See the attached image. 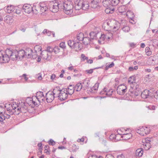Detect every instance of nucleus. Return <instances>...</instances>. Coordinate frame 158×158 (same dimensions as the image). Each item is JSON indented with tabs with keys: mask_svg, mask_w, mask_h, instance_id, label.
Wrapping results in <instances>:
<instances>
[{
	"mask_svg": "<svg viewBox=\"0 0 158 158\" xmlns=\"http://www.w3.org/2000/svg\"><path fill=\"white\" fill-rule=\"evenodd\" d=\"M50 4L49 7L50 10L53 13L57 12L59 7H62L61 4L60 3H56L55 4L52 2H50Z\"/></svg>",
	"mask_w": 158,
	"mask_h": 158,
	"instance_id": "nucleus-10",
	"label": "nucleus"
},
{
	"mask_svg": "<svg viewBox=\"0 0 158 158\" xmlns=\"http://www.w3.org/2000/svg\"><path fill=\"white\" fill-rule=\"evenodd\" d=\"M83 88L81 83H77L74 86V88L77 91H80Z\"/></svg>",
	"mask_w": 158,
	"mask_h": 158,
	"instance_id": "nucleus-27",
	"label": "nucleus"
},
{
	"mask_svg": "<svg viewBox=\"0 0 158 158\" xmlns=\"http://www.w3.org/2000/svg\"><path fill=\"white\" fill-rule=\"evenodd\" d=\"M44 97L43 92L39 91L36 93V98H38L40 97Z\"/></svg>",
	"mask_w": 158,
	"mask_h": 158,
	"instance_id": "nucleus-38",
	"label": "nucleus"
},
{
	"mask_svg": "<svg viewBox=\"0 0 158 158\" xmlns=\"http://www.w3.org/2000/svg\"><path fill=\"white\" fill-rule=\"evenodd\" d=\"M98 84H96L94 86L89 89L90 92L92 94H95L96 93V91L97 90L98 87Z\"/></svg>",
	"mask_w": 158,
	"mask_h": 158,
	"instance_id": "nucleus-20",
	"label": "nucleus"
},
{
	"mask_svg": "<svg viewBox=\"0 0 158 158\" xmlns=\"http://www.w3.org/2000/svg\"><path fill=\"white\" fill-rule=\"evenodd\" d=\"M138 69V66H135L134 67L131 66L129 67L128 70L129 72L133 71L134 70H136Z\"/></svg>",
	"mask_w": 158,
	"mask_h": 158,
	"instance_id": "nucleus-39",
	"label": "nucleus"
},
{
	"mask_svg": "<svg viewBox=\"0 0 158 158\" xmlns=\"http://www.w3.org/2000/svg\"><path fill=\"white\" fill-rule=\"evenodd\" d=\"M27 75L26 74H24L22 75V76H20V77H21L22 78V77L24 78V79H25V81H27L28 79V78L27 77Z\"/></svg>",
	"mask_w": 158,
	"mask_h": 158,
	"instance_id": "nucleus-51",
	"label": "nucleus"
},
{
	"mask_svg": "<svg viewBox=\"0 0 158 158\" xmlns=\"http://www.w3.org/2000/svg\"><path fill=\"white\" fill-rule=\"evenodd\" d=\"M122 30L125 32H128L130 30V28L127 26H126L123 27Z\"/></svg>",
	"mask_w": 158,
	"mask_h": 158,
	"instance_id": "nucleus-46",
	"label": "nucleus"
},
{
	"mask_svg": "<svg viewBox=\"0 0 158 158\" xmlns=\"http://www.w3.org/2000/svg\"><path fill=\"white\" fill-rule=\"evenodd\" d=\"M64 91L67 92L68 94L71 96L74 93L75 90L74 85H69L68 88H64Z\"/></svg>",
	"mask_w": 158,
	"mask_h": 158,
	"instance_id": "nucleus-12",
	"label": "nucleus"
},
{
	"mask_svg": "<svg viewBox=\"0 0 158 158\" xmlns=\"http://www.w3.org/2000/svg\"><path fill=\"white\" fill-rule=\"evenodd\" d=\"M132 134L131 133H127L123 134V136L122 137V138H124V139L127 140L129 139L132 137Z\"/></svg>",
	"mask_w": 158,
	"mask_h": 158,
	"instance_id": "nucleus-31",
	"label": "nucleus"
},
{
	"mask_svg": "<svg viewBox=\"0 0 158 158\" xmlns=\"http://www.w3.org/2000/svg\"><path fill=\"white\" fill-rule=\"evenodd\" d=\"M89 82L90 80L89 79H85L83 81V83L84 84H85V83H86V85H85V87L86 88H88L89 85Z\"/></svg>",
	"mask_w": 158,
	"mask_h": 158,
	"instance_id": "nucleus-36",
	"label": "nucleus"
},
{
	"mask_svg": "<svg viewBox=\"0 0 158 158\" xmlns=\"http://www.w3.org/2000/svg\"><path fill=\"white\" fill-rule=\"evenodd\" d=\"M145 52L147 56H150L152 54V52L150 50V48L149 47H147L145 49Z\"/></svg>",
	"mask_w": 158,
	"mask_h": 158,
	"instance_id": "nucleus-37",
	"label": "nucleus"
},
{
	"mask_svg": "<svg viewBox=\"0 0 158 158\" xmlns=\"http://www.w3.org/2000/svg\"><path fill=\"white\" fill-rule=\"evenodd\" d=\"M141 91L136 89L135 91H133L132 92H131V96L133 97H135L141 94Z\"/></svg>",
	"mask_w": 158,
	"mask_h": 158,
	"instance_id": "nucleus-23",
	"label": "nucleus"
},
{
	"mask_svg": "<svg viewBox=\"0 0 158 158\" xmlns=\"http://www.w3.org/2000/svg\"><path fill=\"white\" fill-rule=\"evenodd\" d=\"M30 51V52H32V50L30 48L26 49L25 50L22 49L17 51V55H18L19 60L21 58H23L24 57L26 56L28 58H30L31 57L30 54L28 53V52Z\"/></svg>",
	"mask_w": 158,
	"mask_h": 158,
	"instance_id": "nucleus-3",
	"label": "nucleus"
},
{
	"mask_svg": "<svg viewBox=\"0 0 158 158\" xmlns=\"http://www.w3.org/2000/svg\"><path fill=\"white\" fill-rule=\"evenodd\" d=\"M81 56L82 58L84 60H88V57H87L85 56V55L84 54H82Z\"/></svg>",
	"mask_w": 158,
	"mask_h": 158,
	"instance_id": "nucleus-57",
	"label": "nucleus"
},
{
	"mask_svg": "<svg viewBox=\"0 0 158 158\" xmlns=\"http://www.w3.org/2000/svg\"><path fill=\"white\" fill-rule=\"evenodd\" d=\"M45 97H41L36 98L37 100L40 103V102H43V101H45Z\"/></svg>",
	"mask_w": 158,
	"mask_h": 158,
	"instance_id": "nucleus-47",
	"label": "nucleus"
},
{
	"mask_svg": "<svg viewBox=\"0 0 158 158\" xmlns=\"http://www.w3.org/2000/svg\"><path fill=\"white\" fill-rule=\"evenodd\" d=\"M154 97L156 99L158 98V90L156 91L154 94Z\"/></svg>",
	"mask_w": 158,
	"mask_h": 158,
	"instance_id": "nucleus-55",
	"label": "nucleus"
},
{
	"mask_svg": "<svg viewBox=\"0 0 158 158\" xmlns=\"http://www.w3.org/2000/svg\"><path fill=\"white\" fill-rule=\"evenodd\" d=\"M22 10L25 12L29 14L31 12L32 8L29 4H25L22 6Z\"/></svg>",
	"mask_w": 158,
	"mask_h": 158,
	"instance_id": "nucleus-13",
	"label": "nucleus"
},
{
	"mask_svg": "<svg viewBox=\"0 0 158 158\" xmlns=\"http://www.w3.org/2000/svg\"><path fill=\"white\" fill-rule=\"evenodd\" d=\"M61 8L63 9L66 14L69 15H71L73 11V5L71 2L68 1H65L63 4H61Z\"/></svg>",
	"mask_w": 158,
	"mask_h": 158,
	"instance_id": "nucleus-2",
	"label": "nucleus"
},
{
	"mask_svg": "<svg viewBox=\"0 0 158 158\" xmlns=\"http://www.w3.org/2000/svg\"><path fill=\"white\" fill-rule=\"evenodd\" d=\"M48 9V8L47 6H45L44 7H43L40 8V10L42 13H44Z\"/></svg>",
	"mask_w": 158,
	"mask_h": 158,
	"instance_id": "nucleus-49",
	"label": "nucleus"
},
{
	"mask_svg": "<svg viewBox=\"0 0 158 158\" xmlns=\"http://www.w3.org/2000/svg\"><path fill=\"white\" fill-rule=\"evenodd\" d=\"M79 148L78 146H77L75 144H73L72 145V151L69 150L70 152H76L77 150Z\"/></svg>",
	"mask_w": 158,
	"mask_h": 158,
	"instance_id": "nucleus-34",
	"label": "nucleus"
},
{
	"mask_svg": "<svg viewBox=\"0 0 158 158\" xmlns=\"http://www.w3.org/2000/svg\"><path fill=\"white\" fill-rule=\"evenodd\" d=\"M105 10V12L107 14H112L114 12V9L112 7H107Z\"/></svg>",
	"mask_w": 158,
	"mask_h": 158,
	"instance_id": "nucleus-25",
	"label": "nucleus"
},
{
	"mask_svg": "<svg viewBox=\"0 0 158 158\" xmlns=\"http://www.w3.org/2000/svg\"><path fill=\"white\" fill-rule=\"evenodd\" d=\"M120 0H112L111 3L112 6H115L118 4L120 2Z\"/></svg>",
	"mask_w": 158,
	"mask_h": 158,
	"instance_id": "nucleus-41",
	"label": "nucleus"
},
{
	"mask_svg": "<svg viewBox=\"0 0 158 158\" xmlns=\"http://www.w3.org/2000/svg\"><path fill=\"white\" fill-rule=\"evenodd\" d=\"M59 47H60V48H61L63 49H64L65 48V43L62 42L60 44Z\"/></svg>",
	"mask_w": 158,
	"mask_h": 158,
	"instance_id": "nucleus-50",
	"label": "nucleus"
},
{
	"mask_svg": "<svg viewBox=\"0 0 158 158\" xmlns=\"http://www.w3.org/2000/svg\"><path fill=\"white\" fill-rule=\"evenodd\" d=\"M43 33L44 34L46 33L47 35L50 36L51 35L52 31H50L46 29H45L43 31Z\"/></svg>",
	"mask_w": 158,
	"mask_h": 158,
	"instance_id": "nucleus-44",
	"label": "nucleus"
},
{
	"mask_svg": "<svg viewBox=\"0 0 158 158\" xmlns=\"http://www.w3.org/2000/svg\"><path fill=\"white\" fill-rule=\"evenodd\" d=\"M127 8L126 6L123 5L118 8V12L122 15L129 16L130 15H132V17H134L133 13L130 10H128L127 12Z\"/></svg>",
	"mask_w": 158,
	"mask_h": 158,
	"instance_id": "nucleus-4",
	"label": "nucleus"
},
{
	"mask_svg": "<svg viewBox=\"0 0 158 158\" xmlns=\"http://www.w3.org/2000/svg\"><path fill=\"white\" fill-rule=\"evenodd\" d=\"M101 0H93L90 3V6L93 8H97L99 7V4Z\"/></svg>",
	"mask_w": 158,
	"mask_h": 158,
	"instance_id": "nucleus-14",
	"label": "nucleus"
},
{
	"mask_svg": "<svg viewBox=\"0 0 158 158\" xmlns=\"http://www.w3.org/2000/svg\"><path fill=\"white\" fill-rule=\"evenodd\" d=\"M7 12L8 13H11L14 10V7L13 6H8L6 8Z\"/></svg>",
	"mask_w": 158,
	"mask_h": 158,
	"instance_id": "nucleus-32",
	"label": "nucleus"
},
{
	"mask_svg": "<svg viewBox=\"0 0 158 158\" xmlns=\"http://www.w3.org/2000/svg\"><path fill=\"white\" fill-rule=\"evenodd\" d=\"M56 77V75L54 74H52L51 76V79L52 80H54Z\"/></svg>",
	"mask_w": 158,
	"mask_h": 158,
	"instance_id": "nucleus-64",
	"label": "nucleus"
},
{
	"mask_svg": "<svg viewBox=\"0 0 158 158\" xmlns=\"http://www.w3.org/2000/svg\"><path fill=\"white\" fill-rule=\"evenodd\" d=\"M60 47L56 46L54 48V52L55 54H57L60 52Z\"/></svg>",
	"mask_w": 158,
	"mask_h": 158,
	"instance_id": "nucleus-43",
	"label": "nucleus"
},
{
	"mask_svg": "<svg viewBox=\"0 0 158 158\" xmlns=\"http://www.w3.org/2000/svg\"><path fill=\"white\" fill-rule=\"evenodd\" d=\"M84 34L81 32L80 33L77 34V39L78 41H82L83 40V38L84 37Z\"/></svg>",
	"mask_w": 158,
	"mask_h": 158,
	"instance_id": "nucleus-29",
	"label": "nucleus"
},
{
	"mask_svg": "<svg viewBox=\"0 0 158 158\" xmlns=\"http://www.w3.org/2000/svg\"><path fill=\"white\" fill-rule=\"evenodd\" d=\"M6 53H8L10 59L13 60H17L19 59L18 55L17 54V50L12 51L10 49H7L6 50Z\"/></svg>",
	"mask_w": 158,
	"mask_h": 158,
	"instance_id": "nucleus-5",
	"label": "nucleus"
},
{
	"mask_svg": "<svg viewBox=\"0 0 158 158\" xmlns=\"http://www.w3.org/2000/svg\"><path fill=\"white\" fill-rule=\"evenodd\" d=\"M106 88H104L103 89L102 91H101L100 92L99 94H105V93L106 91Z\"/></svg>",
	"mask_w": 158,
	"mask_h": 158,
	"instance_id": "nucleus-58",
	"label": "nucleus"
},
{
	"mask_svg": "<svg viewBox=\"0 0 158 158\" xmlns=\"http://www.w3.org/2000/svg\"><path fill=\"white\" fill-rule=\"evenodd\" d=\"M4 107L6 109L7 111H9V114H12L14 113L13 111V107H12V105L10 103L5 104Z\"/></svg>",
	"mask_w": 158,
	"mask_h": 158,
	"instance_id": "nucleus-17",
	"label": "nucleus"
},
{
	"mask_svg": "<svg viewBox=\"0 0 158 158\" xmlns=\"http://www.w3.org/2000/svg\"><path fill=\"white\" fill-rule=\"evenodd\" d=\"M113 91L112 89L109 90V92L106 93V95L111 96L112 95Z\"/></svg>",
	"mask_w": 158,
	"mask_h": 158,
	"instance_id": "nucleus-54",
	"label": "nucleus"
},
{
	"mask_svg": "<svg viewBox=\"0 0 158 158\" xmlns=\"http://www.w3.org/2000/svg\"><path fill=\"white\" fill-rule=\"evenodd\" d=\"M42 57L43 59L47 60H49L50 58H49L50 55L48 54L46 50H44L40 52Z\"/></svg>",
	"mask_w": 158,
	"mask_h": 158,
	"instance_id": "nucleus-19",
	"label": "nucleus"
},
{
	"mask_svg": "<svg viewBox=\"0 0 158 158\" xmlns=\"http://www.w3.org/2000/svg\"><path fill=\"white\" fill-rule=\"evenodd\" d=\"M82 41L83 44L85 45H87L89 44L90 42L92 41L90 38L87 37H84Z\"/></svg>",
	"mask_w": 158,
	"mask_h": 158,
	"instance_id": "nucleus-24",
	"label": "nucleus"
},
{
	"mask_svg": "<svg viewBox=\"0 0 158 158\" xmlns=\"http://www.w3.org/2000/svg\"><path fill=\"white\" fill-rule=\"evenodd\" d=\"M128 82L130 84L136 83V78L135 75L131 76L128 79Z\"/></svg>",
	"mask_w": 158,
	"mask_h": 158,
	"instance_id": "nucleus-26",
	"label": "nucleus"
},
{
	"mask_svg": "<svg viewBox=\"0 0 158 158\" xmlns=\"http://www.w3.org/2000/svg\"><path fill=\"white\" fill-rule=\"evenodd\" d=\"M53 90H55L56 93L55 94H54V96L55 98L56 97H59V94L60 93V90L59 89V88L56 87V88L54 89Z\"/></svg>",
	"mask_w": 158,
	"mask_h": 158,
	"instance_id": "nucleus-35",
	"label": "nucleus"
},
{
	"mask_svg": "<svg viewBox=\"0 0 158 158\" xmlns=\"http://www.w3.org/2000/svg\"><path fill=\"white\" fill-rule=\"evenodd\" d=\"M73 44L74 45L73 48L75 49L76 51L81 50L82 48V44L79 41L75 42Z\"/></svg>",
	"mask_w": 158,
	"mask_h": 158,
	"instance_id": "nucleus-15",
	"label": "nucleus"
},
{
	"mask_svg": "<svg viewBox=\"0 0 158 158\" xmlns=\"http://www.w3.org/2000/svg\"><path fill=\"white\" fill-rule=\"evenodd\" d=\"M117 136V135H110L109 137L110 139H116V138Z\"/></svg>",
	"mask_w": 158,
	"mask_h": 158,
	"instance_id": "nucleus-61",
	"label": "nucleus"
},
{
	"mask_svg": "<svg viewBox=\"0 0 158 158\" xmlns=\"http://www.w3.org/2000/svg\"><path fill=\"white\" fill-rule=\"evenodd\" d=\"M105 35L104 34H102L101 36L100 37V39L102 40L103 41H104L105 40Z\"/></svg>",
	"mask_w": 158,
	"mask_h": 158,
	"instance_id": "nucleus-59",
	"label": "nucleus"
},
{
	"mask_svg": "<svg viewBox=\"0 0 158 158\" xmlns=\"http://www.w3.org/2000/svg\"><path fill=\"white\" fill-rule=\"evenodd\" d=\"M10 117V116L9 114L5 113V112L3 113L1 112L0 113V119L1 122H3V120H5L6 119H9Z\"/></svg>",
	"mask_w": 158,
	"mask_h": 158,
	"instance_id": "nucleus-16",
	"label": "nucleus"
},
{
	"mask_svg": "<svg viewBox=\"0 0 158 158\" xmlns=\"http://www.w3.org/2000/svg\"><path fill=\"white\" fill-rule=\"evenodd\" d=\"M50 149H45L44 150V152L48 154H50Z\"/></svg>",
	"mask_w": 158,
	"mask_h": 158,
	"instance_id": "nucleus-62",
	"label": "nucleus"
},
{
	"mask_svg": "<svg viewBox=\"0 0 158 158\" xmlns=\"http://www.w3.org/2000/svg\"><path fill=\"white\" fill-rule=\"evenodd\" d=\"M48 142L49 144L52 146L56 144L55 142L51 139H50Z\"/></svg>",
	"mask_w": 158,
	"mask_h": 158,
	"instance_id": "nucleus-48",
	"label": "nucleus"
},
{
	"mask_svg": "<svg viewBox=\"0 0 158 158\" xmlns=\"http://www.w3.org/2000/svg\"><path fill=\"white\" fill-rule=\"evenodd\" d=\"M149 91L147 89H145L142 92H141V97L144 99H146L149 97Z\"/></svg>",
	"mask_w": 158,
	"mask_h": 158,
	"instance_id": "nucleus-18",
	"label": "nucleus"
},
{
	"mask_svg": "<svg viewBox=\"0 0 158 158\" xmlns=\"http://www.w3.org/2000/svg\"><path fill=\"white\" fill-rule=\"evenodd\" d=\"M10 59V56L7 53L3 54L0 52V62L1 63H4L8 62Z\"/></svg>",
	"mask_w": 158,
	"mask_h": 158,
	"instance_id": "nucleus-8",
	"label": "nucleus"
},
{
	"mask_svg": "<svg viewBox=\"0 0 158 158\" xmlns=\"http://www.w3.org/2000/svg\"><path fill=\"white\" fill-rule=\"evenodd\" d=\"M143 130H144V127H139V128L136 130L137 133L140 134L141 135L144 136L145 133L144 132H142L143 131Z\"/></svg>",
	"mask_w": 158,
	"mask_h": 158,
	"instance_id": "nucleus-30",
	"label": "nucleus"
},
{
	"mask_svg": "<svg viewBox=\"0 0 158 158\" xmlns=\"http://www.w3.org/2000/svg\"><path fill=\"white\" fill-rule=\"evenodd\" d=\"M39 6L40 8L43 7H44L45 6H47L45 4L44 2H41L40 3Z\"/></svg>",
	"mask_w": 158,
	"mask_h": 158,
	"instance_id": "nucleus-60",
	"label": "nucleus"
},
{
	"mask_svg": "<svg viewBox=\"0 0 158 158\" xmlns=\"http://www.w3.org/2000/svg\"><path fill=\"white\" fill-rule=\"evenodd\" d=\"M143 153V150L142 148L138 149L135 152V155L137 156L140 157L142 156Z\"/></svg>",
	"mask_w": 158,
	"mask_h": 158,
	"instance_id": "nucleus-22",
	"label": "nucleus"
},
{
	"mask_svg": "<svg viewBox=\"0 0 158 158\" xmlns=\"http://www.w3.org/2000/svg\"><path fill=\"white\" fill-rule=\"evenodd\" d=\"M97 35L98 34L96 32L92 31L90 32L89 35L90 37V38L91 40L92 41L94 40H97Z\"/></svg>",
	"mask_w": 158,
	"mask_h": 158,
	"instance_id": "nucleus-21",
	"label": "nucleus"
},
{
	"mask_svg": "<svg viewBox=\"0 0 158 158\" xmlns=\"http://www.w3.org/2000/svg\"><path fill=\"white\" fill-rule=\"evenodd\" d=\"M127 90V88L123 84H121L118 85L117 89V93L120 95H123Z\"/></svg>",
	"mask_w": 158,
	"mask_h": 158,
	"instance_id": "nucleus-9",
	"label": "nucleus"
},
{
	"mask_svg": "<svg viewBox=\"0 0 158 158\" xmlns=\"http://www.w3.org/2000/svg\"><path fill=\"white\" fill-rule=\"evenodd\" d=\"M46 51L49 52L50 53L54 52V48L50 47H48L47 48Z\"/></svg>",
	"mask_w": 158,
	"mask_h": 158,
	"instance_id": "nucleus-45",
	"label": "nucleus"
},
{
	"mask_svg": "<svg viewBox=\"0 0 158 158\" xmlns=\"http://www.w3.org/2000/svg\"><path fill=\"white\" fill-rule=\"evenodd\" d=\"M148 129V127H144V130H143V131H142V132H144L145 134H144V135H146L147 134L149 133V131H148L147 132L146 131V129L147 130Z\"/></svg>",
	"mask_w": 158,
	"mask_h": 158,
	"instance_id": "nucleus-52",
	"label": "nucleus"
},
{
	"mask_svg": "<svg viewBox=\"0 0 158 158\" xmlns=\"http://www.w3.org/2000/svg\"><path fill=\"white\" fill-rule=\"evenodd\" d=\"M102 27L105 30L108 31H110L112 29L115 30L116 28V27L113 25L111 21L105 22L102 26Z\"/></svg>",
	"mask_w": 158,
	"mask_h": 158,
	"instance_id": "nucleus-6",
	"label": "nucleus"
},
{
	"mask_svg": "<svg viewBox=\"0 0 158 158\" xmlns=\"http://www.w3.org/2000/svg\"><path fill=\"white\" fill-rule=\"evenodd\" d=\"M93 70L94 69H91L89 70H86L85 71L86 72H87L89 74H91L93 72Z\"/></svg>",
	"mask_w": 158,
	"mask_h": 158,
	"instance_id": "nucleus-53",
	"label": "nucleus"
},
{
	"mask_svg": "<svg viewBox=\"0 0 158 158\" xmlns=\"http://www.w3.org/2000/svg\"><path fill=\"white\" fill-rule=\"evenodd\" d=\"M74 2L75 8L77 10H79L81 8L84 10H86L90 6V3L89 5L87 2L84 3L83 0H74Z\"/></svg>",
	"mask_w": 158,
	"mask_h": 158,
	"instance_id": "nucleus-1",
	"label": "nucleus"
},
{
	"mask_svg": "<svg viewBox=\"0 0 158 158\" xmlns=\"http://www.w3.org/2000/svg\"><path fill=\"white\" fill-rule=\"evenodd\" d=\"M28 53H29L30 54L31 57L30 58L32 57L33 59H35L37 57V52L36 50H35L34 52H33L32 50V52L30 53V51H29V52H28Z\"/></svg>",
	"mask_w": 158,
	"mask_h": 158,
	"instance_id": "nucleus-28",
	"label": "nucleus"
},
{
	"mask_svg": "<svg viewBox=\"0 0 158 158\" xmlns=\"http://www.w3.org/2000/svg\"><path fill=\"white\" fill-rule=\"evenodd\" d=\"M59 99L61 101L66 100L68 97V93L67 92L64 91V89L60 90V92L59 94Z\"/></svg>",
	"mask_w": 158,
	"mask_h": 158,
	"instance_id": "nucleus-11",
	"label": "nucleus"
},
{
	"mask_svg": "<svg viewBox=\"0 0 158 158\" xmlns=\"http://www.w3.org/2000/svg\"><path fill=\"white\" fill-rule=\"evenodd\" d=\"M64 73V70H62L61 71V73L60 75V77L61 78H62L63 77V74Z\"/></svg>",
	"mask_w": 158,
	"mask_h": 158,
	"instance_id": "nucleus-63",
	"label": "nucleus"
},
{
	"mask_svg": "<svg viewBox=\"0 0 158 158\" xmlns=\"http://www.w3.org/2000/svg\"><path fill=\"white\" fill-rule=\"evenodd\" d=\"M74 43H75L74 41L70 40L68 41V44L70 48H73L74 45L73 44Z\"/></svg>",
	"mask_w": 158,
	"mask_h": 158,
	"instance_id": "nucleus-40",
	"label": "nucleus"
},
{
	"mask_svg": "<svg viewBox=\"0 0 158 158\" xmlns=\"http://www.w3.org/2000/svg\"><path fill=\"white\" fill-rule=\"evenodd\" d=\"M114 65V64L113 62H112L110 64H109L106 65L105 67V70H107L109 68H111L113 67Z\"/></svg>",
	"mask_w": 158,
	"mask_h": 158,
	"instance_id": "nucleus-42",
	"label": "nucleus"
},
{
	"mask_svg": "<svg viewBox=\"0 0 158 158\" xmlns=\"http://www.w3.org/2000/svg\"><path fill=\"white\" fill-rule=\"evenodd\" d=\"M130 46L132 48H134L135 47L136 44L134 43H131L129 44Z\"/></svg>",
	"mask_w": 158,
	"mask_h": 158,
	"instance_id": "nucleus-56",
	"label": "nucleus"
},
{
	"mask_svg": "<svg viewBox=\"0 0 158 158\" xmlns=\"http://www.w3.org/2000/svg\"><path fill=\"white\" fill-rule=\"evenodd\" d=\"M110 2H111L110 0H103L102 2V4L104 7H107L110 5Z\"/></svg>",
	"mask_w": 158,
	"mask_h": 158,
	"instance_id": "nucleus-33",
	"label": "nucleus"
},
{
	"mask_svg": "<svg viewBox=\"0 0 158 158\" xmlns=\"http://www.w3.org/2000/svg\"><path fill=\"white\" fill-rule=\"evenodd\" d=\"M56 90H53L52 91H49L46 94L45 98L47 102H51L55 98L54 94H55Z\"/></svg>",
	"mask_w": 158,
	"mask_h": 158,
	"instance_id": "nucleus-7",
	"label": "nucleus"
}]
</instances>
